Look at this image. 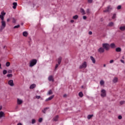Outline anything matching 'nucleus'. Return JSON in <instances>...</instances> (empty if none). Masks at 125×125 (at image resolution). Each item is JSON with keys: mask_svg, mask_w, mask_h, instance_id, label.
I'll return each mask as SVG.
<instances>
[{"mask_svg": "<svg viewBox=\"0 0 125 125\" xmlns=\"http://www.w3.org/2000/svg\"><path fill=\"white\" fill-rule=\"evenodd\" d=\"M4 15H5V13H4V12L2 11V12H1L0 16L4 17Z\"/></svg>", "mask_w": 125, "mask_h": 125, "instance_id": "nucleus-34", "label": "nucleus"}, {"mask_svg": "<svg viewBox=\"0 0 125 125\" xmlns=\"http://www.w3.org/2000/svg\"><path fill=\"white\" fill-rule=\"evenodd\" d=\"M90 59H91V61H92V62L93 63V64H95V62H96L95 59H94V58H93V57L91 56Z\"/></svg>", "mask_w": 125, "mask_h": 125, "instance_id": "nucleus-16", "label": "nucleus"}, {"mask_svg": "<svg viewBox=\"0 0 125 125\" xmlns=\"http://www.w3.org/2000/svg\"><path fill=\"white\" fill-rule=\"evenodd\" d=\"M48 95H50V94H52V90H50L48 93H47Z\"/></svg>", "mask_w": 125, "mask_h": 125, "instance_id": "nucleus-33", "label": "nucleus"}, {"mask_svg": "<svg viewBox=\"0 0 125 125\" xmlns=\"http://www.w3.org/2000/svg\"><path fill=\"white\" fill-rule=\"evenodd\" d=\"M70 22H71V23H74V20H71L70 21Z\"/></svg>", "mask_w": 125, "mask_h": 125, "instance_id": "nucleus-55", "label": "nucleus"}, {"mask_svg": "<svg viewBox=\"0 0 125 125\" xmlns=\"http://www.w3.org/2000/svg\"><path fill=\"white\" fill-rule=\"evenodd\" d=\"M17 103L19 105H20L23 103V101H22L21 99H18Z\"/></svg>", "mask_w": 125, "mask_h": 125, "instance_id": "nucleus-12", "label": "nucleus"}, {"mask_svg": "<svg viewBox=\"0 0 125 125\" xmlns=\"http://www.w3.org/2000/svg\"><path fill=\"white\" fill-rule=\"evenodd\" d=\"M7 74V70H3V75H6Z\"/></svg>", "mask_w": 125, "mask_h": 125, "instance_id": "nucleus-32", "label": "nucleus"}, {"mask_svg": "<svg viewBox=\"0 0 125 125\" xmlns=\"http://www.w3.org/2000/svg\"><path fill=\"white\" fill-rule=\"evenodd\" d=\"M104 81H103V80H101L100 82V84L101 85H103L104 84Z\"/></svg>", "mask_w": 125, "mask_h": 125, "instance_id": "nucleus-28", "label": "nucleus"}, {"mask_svg": "<svg viewBox=\"0 0 125 125\" xmlns=\"http://www.w3.org/2000/svg\"><path fill=\"white\" fill-rule=\"evenodd\" d=\"M17 125H22V124H21V123H19Z\"/></svg>", "mask_w": 125, "mask_h": 125, "instance_id": "nucleus-56", "label": "nucleus"}, {"mask_svg": "<svg viewBox=\"0 0 125 125\" xmlns=\"http://www.w3.org/2000/svg\"><path fill=\"white\" fill-rule=\"evenodd\" d=\"M82 88L83 87V86H82Z\"/></svg>", "mask_w": 125, "mask_h": 125, "instance_id": "nucleus-62", "label": "nucleus"}, {"mask_svg": "<svg viewBox=\"0 0 125 125\" xmlns=\"http://www.w3.org/2000/svg\"><path fill=\"white\" fill-rule=\"evenodd\" d=\"M109 46L111 48H115L116 47V44H115L114 43H112L110 44Z\"/></svg>", "mask_w": 125, "mask_h": 125, "instance_id": "nucleus-15", "label": "nucleus"}, {"mask_svg": "<svg viewBox=\"0 0 125 125\" xmlns=\"http://www.w3.org/2000/svg\"><path fill=\"white\" fill-rule=\"evenodd\" d=\"M80 11L82 13L83 15H84V14H85V11H84L83 9L81 8L80 9Z\"/></svg>", "mask_w": 125, "mask_h": 125, "instance_id": "nucleus-18", "label": "nucleus"}, {"mask_svg": "<svg viewBox=\"0 0 125 125\" xmlns=\"http://www.w3.org/2000/svg\"><path fill=\"white\" fill-rule=\"evenodd\" d=\"M104 67H106V64H104Z\"/></svg>", "mask_w": 125, "mask_h": 125, "instance_id": "nucleus-59", "label": "nucleus"}, {"mask_svg": "<svg viewBox=\"0 0 125 125\" xmlns=\"http://www.w3.org/2000/svg\"><path fill=\"white\" fill-rule=\"evenodd\" d=\"M1 25L0 27V30L2 31V30H3V29H4L6 26V23L4 21H1Z\"/></svg>", "mask_w": 125, "mask_h": 125, "instance_id": "nucleus-5", "label": "nucleus"}, {"mask_svg": "<svg viewBox=\"0 0 125 125\" xmlns=\"http://www.w3.org/2000/svg\"><path fill=\"white\" fill-rule=\"evenodd\" d=\"M59 65H60L59 63L56 64L55 69H57V68H58V66H59Z\"/></svg>", "mask_w": 125, "mask_h": 125, "instance_id": "nucleus-43", "label": "nucleus"}, {"mask_svg": "<svg viewBox=\"0 0 125 125\" xmlns=\"http://www.w3.org/2000/svg\"><path fill=\"white\" fill-rule=\"evenodd\" d=\"M54 98V95H53L52 96H51L50 97H49V98H47L45 101L46 102H47V101H50V100H51L52 99H53Z\"/></svg>", "mask_w": 125, "mask_h": 125, "instance_id": "nucleus-9", "label": "nucleus"}, {"mask_svg": "<svg viewBox=\"0 0 125 125\" xmlns=\"http://www.w3.org/2000/svg\"><path fill=\"white\" fill-rule=\"evenodd\" d=\"M8 73H12V70H8Z\"/></svg>", "mask_w": 125, "mask_h": 125, "instance_id": "nucleus-51", "label": "nucleus"}, {"mask_svg": "<svg viewBox=\"0 0 125 125\" xmlns=\"http://www.w3.org/2000/svg\"><path fill=\"white\" fill-rule=\"evenodd\" d=\"M1 68V64L0 63V69Z\"/></svg>", "mask_w": 125, "mask_h": 125, "instance_id": "nucleus-58", "label": "nucleus"}, {"mask_svg": "<svg viewBox=\"0 0 125 125\" xmlns=\"http://www.w3.org/2000/svg\"><path fill=\"white\" fill-rule=\"evenodd\" d=\"M21 26H23V25H24V23L23 22L21 23Z\"/></svg>", "mask_w": 125, "mask_h": 125, "instance_id": "nucleus-57", "label": "nucleus"}, {"mask_svg": "<svg viewBox=\"0 0 125 125\" xmlns=\"http://www.w3.org/2000/svg\"><path fill=\"white\" fill-rule=\"evenodd\" d=\"M121 62H122V63H125V61L124 60H121Z\"/></svg>", "mask_w": 125, "mask_h": 125, "instance_id": "nucleus-52", "label": "nucleus"}, {"mask_svg": "<svg viewBox=\"0 0 125 125\" xmlns=\"http://www.w3.org/2000/svg\"><path fill=\"white\" fill-rule=\"evenodd\" d=\"M8 84L10 85V86H14V83H13V80H10L8 82Z\"/></svg>", "mask_w": 125, "mask_h": 125, "instance_id": "nucleus-8", "label": "nucleus"}, {"mask_svg": "<svg viewBox=\"0 0 125 125\" xmlns=\"http://www.w3.org/2000/svg\"><path fill=\"white\" fill-rule=\"evenodd\" d=\"M121 8H122V6H121V5H119V6H118V7H117V9H121Z\"/></svg>", "mask_w": 125, "mask_h": 125, "instance_id": "nucleus-45", "label": "nucleus"}, {"mask_svg": "<svg viewBox=\"0 0 125 125\" xmlns=\"http://www.w3.org/2000/svg\"><path fill=\"white\" fill-rule=\"evenodd\" d=\"M66 95H63V97H65L66 96Z\"/></svg>", "mask_w": 125, "mask_h": 125, "instance_id": "nucleus-60", "label": "nucleus"}, {"mask_svg": "<svg viewBox=\"0 0 125 125\" xmlns=\"http://www.w3.org/2000/svg\"><path fill=\"white\" fill-rule=\"evenodd\" d=\"M113 82L114 83H118V78L115 77L113 80Z\"/></svg>", "mask_w": 125, "mask_h": 125, "instance_id": "nucleus-19", "label": "nucleus"}, {"mask_svg": "<svg viewBox=\"0 0 125 125\" xmlns=\"http://www.w3.org/2000/svg\"><path fill=\"white\" fill-rule=\"evenodd\" d=\"M114 62V60H111L110 61L109 63H110V64H112V63Z\"/></svg>", "mask_w": 125, "mask_h": 125, "instance_id": "nucleus-46", "label": "nucleus"}, {"mask_svg": "<svg viewBox=\"0 0 125 125\" xmlns=\"http://www.w3.org/2000/svg\"><path fill=\"white\" fill-rule=\"evenodd\" d=\"M105 51V49H104L103 47H101L98 49V52L99 53H103Z\"/></svg>", "mask_w": 125, "mask_h": 125, "instance_id": "nucleus-7", "label": "nucleus"}, {"mask_svg": "<svg viewBox=\"0 0 125 125\" xmlns=\"http://www.w3.org/2000/svg\"><path fill=\"white\" fill-rule=\"evenodd\" d=\"M36 98H37V99H40V98H41V96H36Z\"/></svg>", "mask_w": 125, "mask_h": 125, "instance_id": "nucleus-47", "label": "nucleus"}, {"mask_svg": "<svg viewBox=\"0 0 125 125\" xmlns=\"http://www.w3.org/2000/svg\"><path fill=\"white\" fill-rule=\"evenodd\" d=\"M39 123H42V118H40L39 119Z\"/></svg>", "mask_w": 125, "mask_h": 125, "instance_id": "nucleus-44", "label": "nucleus"}, {"mask_svg": "<svg viewBox=\"0 0 125 125\" xmlns=\"http://www.w3.org/2000/svg\"><path fill=\"white\" fill-rule=\"evenodd\" d=\"M6 67H9V66H10V62H7L6 63Z\"/></svg>", "mask_w": 125, "mask_h": 125, "instance_id": "nucleus-31", "label": "nucleus"}, {"mask_svg": "<svg viewBox=\"0 0 125 125\" xmlns=\"http://www.w3.org/2000/svg\"><path fill=\"white\" fill-rule=\"evenodd\" d=\"M7 77H8V78H11V77H12V74H8V75H7Z\"/></svg>", "mask_w": 125, "mask_h": 125, "instance_id": "nucleus-37", "label": "nucleus"}, {"mask_svg": "<svg viewBox=\"0 0 125 125\" xmlns=\"http://www.w3.org/2000/svg\"><path fill=\"white\" fill-rule=\"evenodd\" d=\"M12 22L13 23H16V20L14 18H12Z\"/></svg>", "mask_w": 125, "mask_h": 125, "instance_id": "nucleus-36", "label": "nucleus"}, {"mask_svg": "<svg viewBox=\"0 0 125 125\" xmlns=\"http://www.w3.org/2000/svg\"><path fill=\"white\" fill-rule=\"evenodd\" d=\"M35 123H36V120L35 119H32V124H35Z\"/></svg>", "mask_w": 125, "mask_h": 125, "instance_id": "nucleus-41", "label": "nucleus"}, {"mask_svg": "<svg viewBox=\"0 0 125 125\" xmlns=\"http://www.w3.org/2000/svg\"><path fill=\"white\" fill-rule=\"evenodd\" d=\"M78 18H79V16H78V15H75L73 17V19H74V20H77V19H78Z\"/></svg>", "mask_w": 125, "mask_h": 125, "instance_id": "nucleus-26", "label": "nucleus"}, {"mask_svg": "<svg viewBox=\"0 0 125 125\" xmlns=\"http://www.w3.org/2000/svg\"><path fill=\"white\" fill-rule=\"evenodd\" d=\"M106 90L103 89L101 90V97H106Z\"/></svg>", "mask_w": 125, "mask_h": 125, "instance_id": "nucleus-2", "label": "nucleus"}, {"mask_svg": "<svg viewBox=\"0 0 125 125\" xmlns=\"http://www.w3.org/2000/svg\"><path fill=\"white\" fill-rule=\"evenodd\" d=\"M0 19L2 20V21H4V18L1 16H0Z\"/></svg>", "mask_w": 125, "mask_h": 125, "instance_id": "nucleus-40", "label": "nucleus"}, {"mask_svg": "<svg viewBox=\"0 0 125 125\" xmlns=\"http://www.w3.org/2000/svg\"><path fill=\"white\" fill-rule=\"evenodd\" d=\"M3 48H5V46H4Z\"/></svg>", "mask_w": 125, "mask_h": 125, "instance_id": "nucleus-61", "label": "nucleus"}, {"mask_svg": "<svg viewBox=\"0 0 125 125\" xmlns=\"http://www.w3.org/2000/svg\"><path fill=\"white\" fill-rule=\"evenodd\" d=\"M10 21V19H7V22H9Z\"/></svg>", "mask_w": 125, "mask_h": 125, "instance_id": "nucleus-54", "label": "nucleus"}, {"mask_svg": "<svg viewBox=\"0 0 125 125\" xmlns=\"http://www.w3.org/2000/svg\"><path fill=\"white\" fill-rule=\"evenodd\" d=\"M120 30H121V31H125V26H121L120 27Z\"/></svg>", "mask_w": 125, "mask_h": 125, "instance_id": "nucleus-22", "label": "nucleus"}, {"mask_svg": "<svg viewBox=\"0 0 125 125\" xmlns=\"http://www.w3.org/2000/svg\"><path fill=\"white\" fill-rule=\"evenodd\" d=\"M112 9H113V7L111 6H108L106 8V9H105L104 11V12H110V11H111V10H112Z\"/></svg>", "mask_w": 125, "mask_h": 125, "instance_id": "nucleus-6", "label": "nucleus"}, {"mask_svg": "<svg viewBox=\"0 0 125 125\" xmlns=\"http://www.w3.org/2000/svg\"><path fill=\"white\" fill-rule=\"evenodd\" d=\"M48 80L49 82H54V79H53V76H52V75L49 76Z\"/></svg>", "mask_w": 125, "mask_h": 125, "instance_id": "nucleus-10", "label": "nucleus"}, {"mask_svg": "<svg viewBox=\"0 0 125 125\" xmlns=\"http://www.w3.org/2000/svg\"><path fill=\"white\" fill-rule=\"evenodd\" d=\"M4 116H5V115L4 114V112H3V111H0V119H1V118L4 117Z\"/></svg>", "mask_w": 125, "mask_h": 125, "instance_id": "nucleus-11", "label": "nucleus"}, {"mask_svg": "<svg viewBox=\"0 0 125 125\" xmlns=\"http://www.w3.org/2000/svg\"><path fill=\"white\" fill-rule=\"evenodd\" d=\"M93 117V115H89L87 116V119L90 120V119H91V117Z\"/></svg>", "mask_w": 125, "mask_h": 125, "instance_id": "nucleus-30", "label": "nucleus"}, {"mask_svg": "<svg viewBox=\"0 0 125 125\" xmlns=\"http://www.w3.org/2000/svg\"><path fill=\"white\" fill-rule=\"evenodd\" d=\"M103 47L105 50H109V48H110V45L108 43H103Z\"/></svg>", "mask_w": 125, "mask_h": 125, "instance_id": "nucleus-4", "label": "nucleus"}, {"mask_svg": "<svg viewBox=\"0 0 125 125\" xmlns=\"http://www.w3.org/2000/svg\"><path fill=\"white\" fill-rule=\"evenodd\" d=\"M108 26L109 27H113V26H114V22H110L108 23Z\"/></svg>", "mask_w": 125, "mask_h": 125, "instance_id": "nucleus-25", "label": "nucleus"}, {"mask_svg": "<svg viewBox=\"0 0 125 125\" xmlns=\"http://www.w3.org/2000/svg\"><path fill=\"white\" fill-rule=\"evenodd\" d=\"M120 105H124V104H125V101H121L120 102Z\"/></svg>", "mask_w": 125, "mask_h": 125, "instance_id": "nucleus-29", "label": "nucleus"}, {"mask_svg": "<svg viewBox=\"0 0 125 125\" xmlns=\"http://www.w3.org/2000/svg\"><path fill=\"white\" fill-rule=\"evenodd\" d=\"M88 34H89V35H92V32L89 31V32H88Z\"/></svg>", "mask_w": 125, "mask_h": 125, "instance_id": "nucleus-50", "label": "nucleus"}, {"mask_svg": "<svg viewBox=\"0 0 125 125\" xmlns=\"http://www.w3.org/2000/svg\"><path fill=\"white\" fill-rule=\"evenodd\" d=\"M116 52H121L122 51V48L121 47H117L115 49Z\"/></svg>", "mask_w": 125, "mask_h": 125, "instance_id": "nucleus-17", "label": "nucleus"}, {"mask_svg": "<svg viewBox=\"0 0 125 125\" xmlns=\"http://www.w3.org/2000/svg\"><path fill=\"white\" fill-rule=\"evenodd\" d=\"M13 9H16V7H17V2H13Z\"/></svg>", "mask_w": 125, "mask_h": 125, "instance_id": "nucleus-13", "label": "nucleus"}, {"mask_svg": "<svg viewBox=\"0 0 125 125\" xmlns=\"http://www.w3.org/2000/svg\"><path fill=\"white\" fill-rule=\"evenodd\" d=\"M86 16H83V19H84V20H85L86 19Z\"/></svg>", "mask_w": 125, "mask_h": 125, "instance_id": "nucleus-49", "label": "nucleus"}, {"mask_svg": "<svg viewBox=\"0 0 125 125\" xmlns=\"http://www.w3.org/2000/svg\"><path fill=\"white\" fill-rule=\"evenodd\" d=\"M22 35L23 37H27L28 36V33L26 31L23 32Z\"/></svg>", "mask_w": 125, "mask_h": 125, "instance_id": "nucleus-21", "label": "nucleus"}, {"mask_svg": "<svg viewBox=\"0 0 125 125\" xmlns=\"http://www.w3.org/2000/svg\"><path fill=\"white\" fill-rule=\"evenodd\" d=\"M20 27V25H16L14 27V29H18V28Z\"/></svg>", "mask_w": 125, "mask_h": 125, "instance_id": "nucleus-35", "label": "nucleus"}, {"mask_svg": "<svg viewBox=\"0 0 125 125\" xmlns=\"http://www.w3.org/2000/svg\"><path fill=\"white\" fill-rule=\"evenodd\" d=\"M36 87V84H32L30 85V88L31 89H33V88H35Z\"/></svg>", "mask_w": 125, "mask_h": 125, "instance_id": "nucleus-20", "label": "nucleus"}, {"mask_svg": "<svg viewBox=\"0 0 125 125\" xmlns=\"http://www.w3.org/2000/svg\"><path fill=\"white\" fill-rule=\"evenodd\" d=\"M87 66L86 62H84L80 66L79 69H85Z\"/></svg>", "mask_w": 125, "mask_h": 125, "instance_id": "nucleus-3", "label": "nucleus"}, {"mask_svg": "<svg viewBox=\"0 0 125 125\" xmlns=\"http://www.w3.org/2000/svg\"><path fill=\"white\" fill-rule=\"evenodd\" d=\"M58 115L56 116V117L53 119L54 121H55V122H57V121H58Z\"/></svg>", "mask_w": 125, "mask_h": 125, "instance_id": "nucleus-24", "label": "nucleus"}, {"mask_svg": "<svg viewBox=\"0 0 125 125\" xmlns=\"http://www.w3.org/2000/svg\"><path fill=\"white\" fill-rule=\"evenodd\" d=\"M86 13H88V14H89V13H90V11L89 10V9H87L86 10Z\"/></svg>", "mask_w": 125, "mask_h": 125, "instance_id": "nucleus-39", "label": "nucleus"}, {"mask_svg": "<svg viewBox=\"0 0 125 125\" xmlns=\"http://www.w3.org/2000/svg\"><path fill=\"white\" fill-rule=\"evenodd\" d=\"M37 61L36 59H33L30 61L29 67H34L36 64H37Z\"/></svg>", "mask_w": 125, "mask_h": 125, "instance_id": "nucleus-1", "label": "nucleus"}, {"mask_svg": "<svg viewBox=\"0 0 125 125\" xmlns=\"http://www.w3.org/2000/svg\"><path fill=\"white\" fill-rule=\"evenodd\" d=\"M2 105H0V111L1 110H2Z\"/></svg>", "mask_w": 125, "mask_h": 125, "instance_id": "nucleus-53", "label": "nucleus"}, {"mask_svg": "<svg viewBox=\"0 0 125 125\" xmlns=\"http://www.w3.org/2000/svg\"><path fill=\"white\" fill-rule=\"evenodd\" d=\"M47 109H48V107H46L44 108V109L42 110V113H43V114H45L46 111L47 110Z\"/></svg>", "mask_w": 125, "mask_h": 125, "instance_id": "nucleus-23", "label": "nucleus"}, {"mask_svg": "<svg viewBox=\"0 0 125 125\" xmlns=\"http://www.w3.org/2000/svg\"><path fill=\"white\" fill-rule=\"evenodd\" d=\"M115 18H116V14H113L112 19H115Z\"/></svg>", "mask_w": 125, "mask_h": 125, "instance_id": "nucleus-42", "label": "nucleus"}, {"mask_svg": "<svg viewBox=\"0 0 125 125\" xmlns=\"http://www.w3.org/2000/svg\"><path fill=\"white\" fill-rule=\"evenodd\" d=\"M62 60V57H59V58L58 59V64H59V65H60V64L61 63V61Z\"/></svg>", "mask_w": 125, "mask_h": 125, "instance_id": "nucleus-14", "label": "nucleus"}, {"mask_svg": "<svg viewBox=\"0 0 125 125\" xmlns=\"http://www.w3.org/2000/svg\"><path fill=\"white\" fill-rule=\"evenodd\" d=\"M88 2H89V3H91V2H92V0H88Z\"/></svg>", "mask_w": 125, "mask_h": 125, "instance_id": "nucleus-48", "label": "nucleus"}, {"mask_svg": "<svg viewBox=\"0 0 125 125\" xmlns=\"http://www.w3.org/2000/svg\"><path fill=\"white\" fill-rule=\"evenodd\" d=\"M118 119L119 120H122V119H123V117L122 116V115L118 116Z\"/></svg>", "mask_w": 125, "mask_h": 125, "instance_id": "nucleus-38", "label": "nucleus"}, {"mask_svg": "<svg viewBox=\"0 0 125 125\" xmlns=\"http://www.w3.org/2000/svg\"><path fill=\"white\" fill-rule=\"evenodd\" d=\"M79 96L80 97H83V94L82 92H80L79 93Z\"/></svg>", "mask_w": 125, "mask_h": 125, "instance_id": "nucleus-27", "label": "nucleus"}]
</instances>
